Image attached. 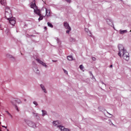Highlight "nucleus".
Listing matches in <instances>:
<instances>
[{
    "label": "nucleus",
    "instance_id": "f257e3e1",
    "mask_svg": "<svg viewBox=\"0 0 131 131\" xmlns=\"http://www.w3.org/2000/svg\"><path fill=\"white\" fill-rule=\"evenodd\" d=\"M44 13V16H46L47 17H49L50 16V10L49 9H47L45 7L42 8L41 10V13Z\"/></svg>",
    "mask_w": 131,
    "mask_h": 131
},
{
    "label": "nucleus",
    "instance_id": "f03ea898",
    "mask_svg": "<svg viewBox=\"0 0 131 131\" xmlns=\"http://www.w3.org/2000/svg\"><path fill=\"white\" fill-rule=\"evenodd\" d=\"M5 15L7 19L12 17L11 10L8 7H6V8Z\"/></svg>",
    "mask_w": 131,
    "mask_h": 131
},
{
    "label": "nucleus",
    "instance_id": "7ed1b4c3",
    "mask_svg": "<svg viewBox=\"0 0 131 131\" xmlns=\"http://www.w3.org/2000/svg\"><path fill=\"white\" fill-rule=\"evenodd\" d=\"M25 122L29 126L34 128L36 127V124L33 122L29 120H26Z\"/></svg>",
    "mask_w": 131,
    "mask_h": 131
},
{
    "label": "nucleus",
    "instance_id": "20e7f679",
    "mask_svg": "<svg viewBox=\"0 0 131 131\" xmlns=\"http://www.w3.org/2000/svg\"><path fill=\"white\" fill-rule=\"evenodd\" d=\"M123 50L124 51L123 52V57L124 59L128 61L129 60V53L126 51V49L125 50L123 49Z\"/></svg>",
    "mask_w": 131,
    "mask_h": 131
},
{
    "label": "nucleus",
    "instance_id": "39448f33",
    "mask_svg": "<svg viewBox=\"0 0 131 131\" xmlns=\"http://www.w3.org/2000/svg\"><path fill=\"white\" fill-rule=\"evenodd\" d=\"M64 26L65 28L67 29L66 31V33L69 34L70 31L71 30V28L69 24L66 22L65 21L64 23Z\"/></svg>",
    "mask_w": 131,
    "mask_h": 131
},
{
    "label": "nucleus",
    "instance_id": "423d86ee",
    "mask_svg": "<svg viewBox=\"0 0 131 131\" xmlns=\"http://www.w3.org/2000/svg\"><path fill=\"white\" fill-rule=\"evenodd\" d=\"M8 20H9V23L11 25L13 26L16 23V19L15 17H12L9 19H8Z\"/></svg>",
    "mask_w": 131,
    "mask_h": 131
},
{
    "label": "nucleus",
    "instance_id": "0eeeda50",
    "mask_svg": "<svg viewBox=\"0 0 131 131\" xmlns=\"http://www.w3.org/2000/svg\"><path fill=\"white\" fill-rule=\"evenodd\" d=\"M61 124L60 122L58 121H54L53 122V125L56 127H59V129L60 126H62L60 125Z\"/></svg>",
    "mask_w": 131,
    "mask_h": 131
},
{
    "label": "nucleus",
    "instance_id": "6e6552de",
    "mask_svg": "<svg viewBox=\"0 0 131 131\" xmlns=\"http://www.w3.org/2000/svg\"><path fill=\"white\" fill-rule=\"evenodd\" d=\"M34 2H32L30 3V7L31 8H33L34 9L37 7L35 3V0H33Z\"/></svg>",
    "mask_w": 131,
    "mask_h": 131
},
{
    "label": "nucleus",
    "instance_id": "1a4fd4ad",
    "mask_svg": "<svg viewBox=\"0 0 131 131\" xmlns=\"http://www.w3.org/2000/svg\"><path fill=\"white\" fill-rule=\"evenodd\" d=\"M34 13L38 15L42 13H41V11H40V10L38 9V7L34 9Z\"/></svg>",
    "mask_w": 131,
    "mask_h": 131
},
{
    "label": "nucleus",
    "instance_id": "9d476101",
    "mask_svg": "<svg viewBox=\"0 0 131 131\" xmlns=\"http://www.w3.org/2000/svg\"><path fill=\"white\" fill-rule=\"evenodd\" d=\"M36 61H37V62L38 63L41 64L43 66L45 67L46 68L47 67V66L46 64V63H45L43 62L42 61L38 59H37Z\"/></svg>",
    "mask_w": 131,
    "mask_h": 131
},
{
    "label": "nucleus",
    "instance_id": "9b49d317",
    "mask_svg": "<svg viewBox=\"0 0 131 131\" xmlns=\"http://www.w3.org/2000/svg\"><path fill=\"white\" fill-rule=\"evenodd\" d=\"M118 48L119 51H122V52L124 51L123 49L125 50L123 46L121 44H119L118 45Z\"/></svg>",
    "mask_w": 131,
    "mask_h": 131
},
{
    "label": "nucleus",
    "instance_id": "f8f14e48",
    "mask_svg": "<svg viewBox=\"0 0 131 131\" xmlns=\"http://www.w3.org/2000/svg\"><path fill=\"white\" fill-rule=\"evenodd\" d=\"M60 129L61 131H70L69 129L65 128L62 126H60Z\"/></svg>",
    "mask_w": 131,
    "mask_h": 131
},
{
    "label": "nucleus",
    "instance_id": "ddd939ff",
    "mask_svg": "<svg viewBox=\"0 0 131 131\" xmlns=\"http://www.w3.org/2000/svg\"><path fill=\"white\" fill-rule=\"evenodd\" d=\"M106 21L108 25L112 26V25H113V22L111 19L107 18L106 19Z\"/></svg>",
    "mask_w": 131,
    "mask_h": 131
},
{
    "label": "nucleus",
    "instance_id": "4468645a",
    "mask_svg": "<svg viewBox=\"0 0 131 131\" xmlns=\"http://www.w3.org/2000/svg\"><path fill=\"white\" fill-rule=\"evenodd\" d=\"M40 86L42 91L45 93H47V91L46 88L43 84H41L40 85Z\"/></svg>",
    "mask_w": 131,
    "mask_h": 131
},
{
    "label": "nucleus",
    "instance_id": "2eb2a0df",
    "mask_svg": "<svg viewBox=\"0 0 131 131\" xmlns=\"http://www.w3.org/2000/svg\"><path fill=\"white\" fill-rule=\"evenodd\" d=\"M42 13V14H40V15H38L39 16V18L38 19V20L39 21H40L41 20H42L43 18V17H44V13Z\"/></svg>",
    "mask_w": 131,
    "mask_h": 131
},
{
    "label": "nucleus",
    "instance_id": "dca6fc26",
    "mask_svg": "<svg viewBox=\"0 0 131 131\" xmlns=\"http://www.w3.org/2000/svg\"><path fill=\"white\" fill-rule=\"evenodd\" d=\"M16 102L15 100H14V101H11V103L15 107L16 109L18 111V108H17V105H16Z\"/></svg>",
    "mask_w": 131,
    "mask_h": 131
},
{
    "label": "nucleus",
    "instance_id": "f3484780",
    "mask_svg": "<svg viewBox=\"0 0 131 131\" xmlns=\"http://www.w3.org/2000/svg\"><path fill=\"white\" fill-rule=\"evenodd\" d=\"M119 32L120 34L123 35L124 33H126L127 32V30H122L120 29L119 31Z\"/></svg>",
    "mask_w": 131,
    "mask_h": 131
},
{
    "label": "nucleus",
    "instance_id": "a211bd4d",
    "mask_svg": "<svg viewBox=\"0 0 131 131\" xmlns=\"http://www.w3.org/2000/svg\"><path fill=\"white\" fill-rule=\"evenodd\" d=\"M42 112V116H44L47 115V111L45 110H41Z\"/></svg>",
    "mask_w": 131,
    "mask_h": 131
},
{
    "label": "nucleus",
    "instance_id": "6ab92c4d",
    "mask_svg": "<svg viewBox=\"0 0 131 131\" xmlns=\"http://www.w3.org/2000/svg\"><path fill=\"white\" fill-rule=\"evenodd\" d=\"M0 3L4 6L6 4V2L5 0H0Z\"/></svg>",
    "mask_w": 131,
    "mask_h": 131
},
{
    "label": "nucleus",
    "instance_id": "aec40b11",
    "mask_svg": "<svg viewBox=\"0 0 131 131\" xmlns=\"http://www.w3.org/2000/svg\"><path fill=\"white\" fill-rule=\"evenodd\" d=\"M34 71L38 74L39 73V71L38 69L37 68H34L33 69Z\"/></svg>",
    "mask_w": 131,
    "mask_h": 131
},
{
    "label": "nucleus",
    "instance_id": "412c9836",
    "mask_svg": "<svg viewBox=\"0 0 131 131\" xmlns=\"http://www.w3.org/2000/svg\"><path fill=\"white\" fill-rule=\"evenodd\" d=\"M32 114L34 116L37 117H39V114L38 113H36L35 112H32Z\"/></svg>",
    "mask_w": 131,
    "mask_h": 131
},
{
    "label": "nucleus",
    "instance_id": "4be33fe9",
    "mask_svg": "<svg viewBox=\"0 0 131 131\" xmlns=\"http://www.w3.org/2000/svg\"><path fill=\"white\" fill-rule=\"evenodd\" d=\"M85 31L87 33V34L88 35L90 36V32L89 30V29L86 28H85L84 29Z\"/></svg>",
    "mask_w": 131,
    "mask_h": 131
},
{
    "label": "nucleus",
    "instance_id": "5701e85b",
    "mask_svg": "<svg viewBox=\"0 0 131 131\" xmlns=\"http://www.w3.org/2000/svg\"><path fill=\"white\" fill-rule=\"evenodd\" d=\"M79 68L80 70L84 72V67L82 65H80L79 66Z\"/></svg>",
    "mask_w": 131,
    "mask_h": 131
},
{
    "label": "nucleus",
    "instance_id": "b1692460",
    "mask_svg": "<svg viewBox=\"0 0 131 131\" xmlns=\"http://www.w3.org/2000/svg\"><path fill=\"white\" fill-rule=\"evenodd\" d=\"M67 58L69 60L71 61L73 60L72 57L71 56H68Z\"/></svg>",
    "mask_w": 131,
    "mask_h": 131
},
{
    "label": "nucleus",
    "instance_id": "393cba45",
    "mask_svg": "<svg viewBox=\"0 0 131 131\" xmlns=\"http://www.w3.org/2000/svg\"><path fill=\"white\" fill-rule=\"evenodd\" d=\"M98 108L100 111H103L105 110L104 108L101 107H98Z\"/></svg>",
    "mask_w": 131,
    "mask_h": 131
},
{
    "label": "nucleus",
    "instance_id": "a878e982",
    "mask_svg": "<svg viewBox=\"0 0 131 131\" xmlns=\"http://www.w3.org/2000/svg\"><path fill=\"white\" fill-rule=\"evenodd\" d=\"M92 75V77L91 78L92 79V80L93 81H96V80L94 77V76L93 75L92 73L91 72V76Z\"/></svg>",
    "mask_w": 131,
    "mask_h": 131
},
{
    "label": "nucleus",
    "instance_id": "bb28decb",
    "mask_svg": "<svg viewBox=\"0 0 131 131\" xmlns=\"http://www.w3.org/2000/svg\"><path fill=\"white\" fill-rule=\"evenodd\" d=\"M5 32L7 35H9L10 34L9 30L8 29H6Z\"/></svg>",
    "mask_w": 131,
    "mask_h": 131
},
{
    "label": "nucleus",
    "instance_id": "cd10ccee",
    "mask_svg": "<svg viewBox=\"0 0 131 131\" xmlns=\"http://www.w3.org/2000/svg\"><path fill=\"white\" fill-rule=\"evenodd\" d=\"M47 24L48 26L50 27H51V28H52L53 27V26L52 24H51L49 22H48L47 23Z\"/></svg>",
    "mask_w": 131,
    "mask_h": 131
},
{
    "label": "nucleus",
    "instance_id": "c85d7f7f",
    "mask_svg": "<svg viewBox=\"0 0 131 131\" xmlns=\"http://www.w3.org/2000/svg\"><path fill=\"white\" fill-rule=\"evenodd\" d=\"M6 56L7 57L10 58H14V57L13 56L8 54H7Z\"/></svg>",
    "mask_w": 131,
    "mask_h": 131
},
{
    "label": "nucleus",
    "instance_id": "c756f323",
    "mask_svg": "<svg viewBox=\"0 0 131 131\" xmlns=\"http://www.w3.org/2000/svg\"><path fill=\"white\" fill-rule=\"evenodd\" d=\"M15 101L16 102L18 103H21V101L19 99H17L15 100Z\"/></svg>",
    "mask_w": 131,
    "mask_h": 131
},
{
    "label": "nucleus",
    "instance_id": "7c9ffc66",
    "mask_svg": "<svg viewBox=\"0 0 131 131\" xmlns=\"http://www.w3.org/2000/svg\"><path fill=\"white\" fill-rule=\"evenodd\" d=\"M6 112L11 118H12V116L8 111H6Z\"/></svg>",
    "mask_w": 131,
    "mask_h": 131
},
{
    "label": "nucleus",
    "instance_id": "2f4dec72",
    "mask_svg": "<svg viewBox=\"0 0 131 131\" xmlns=\"http://www.w3.org/2000/svg\"><path fill=\"white\" fill-rule=\"evenodd\" d=\"M33 104L35 105L36 106H37L38 105L37 102L36 101H34L33 102Z\"/></svg>",
    "mask_w": 131,
    "mask_h": 131
},
{
    "label": "nucleus",
    "instance_id": "473e14b6",
    "mask_svg": "<svg viewBox=\"0 0 131 131\" xmlns=\"http://www.w3.org/2000/svg\"><path fill=\"white\" fill-rule=\"evenodd\" d=\"M91 37H92L94 40H95V38L94 37L91 33Z\"/></svg>",
    "mask_w": 131,
    "mask_h": 131
},
{
    "label": "nucleus",
    "instance_id": "72a5a7b5",
    "mask_svg": "<svg viewBox=\"0 0 131 131\" xmlns=\"http://www.w3.org/2000/svg\"><path fill=\"white\" fill-rule=\"evenodd\" d=\"M121 51H119L118 52V56H119V57H122V56H121Z\"/></svg>",
    "mask_w": 131,
    "mask_h": 131
},
{
    "label": "nucleus",
    "instance_id": "f704fd0d",
    "mask_svg": "<svg viewBox=\"0 0 131 131\" xmlns=\"http://www.w3.org/2000/svg\"><path fill=\"white\" fill-rule=\"evenodd\" d=\"M55 39L57 41V42L58 43H59V44H60V42H59V39L57 38H55Z\"/></svg>",
    "mask_w": 131,
    "mask_h": 131
},
{
    "label": "nucleus",
    "instance_id": "c9c22d12",
    "mask_svg": "<svg viewBox=\"0 0 131 131\" xmlns=\"http://www.w3.org/2000/svg\"><path fill=\"white\" fill-rule=\"evenodd\" d=\"M64 72L66 74H68V72L67 71L64 69H63Z\"/></svg>",
    "mask_w": 131,
    "mask_h": 131
},
{
    "label": "nucleus",
    "instance_id": "e433bc0d",
    "mask_svg": "<svg viewBox=\"0 0 131 131\" xmlns=\"http://www.w3.org/2000/svg\"><path fill=\"white\" fill-rule=\"evenodd\" d=\"M107 113L110 115V116H108V117L109 118H111L113 116V115L112 114H111L108 113V112H107Z\"/></svg>",
    "mask_w": 131,
    "mask_h": 131
},
{
    "label": "nucleus",
    "instance_id": "4c0bfd02",
    "mask_svg": "<svg viewBox=\"0 0 131 131\" xmlns=\"http://www.w3.org/2000/svg\"><path fill=\"white\" fill-rule=\"evenodd\" d=\"M91 59H92V60L93 61H95L96 59V58L95 57H92Z\"/></svg>",
    "mask_w": 131,
    "mask_h": 131
},
{
    "label": "nucleus",
    "instance_id": "58836bf2",
    "mask_svg": "<svg viewBox=\"0 0 131 131\" xmlns=\"http://www.w3.org/2000/svg\"><path fill=\"white\" fill-rule=\"evenodd\" d=\"M68 3H70L71 2V0H65Z\"/></svg>",
    "mask_w": 131,
    "mask_h": 131
},
{
    "label": "nucleus",
    "instance_id": "ea45409f",
    "mask_svg": "<svg viewBox=\"0 0 131 131\" xmlns=\"http://www.w3.org/2000/svg\"><path fill=\"white\" fill-rule=\"evenodd\" d=\"M52 6L53 7H56V5H52Z\"/></svg>",
    "mask_w": 131,
    "mask_h": 131
},
{
    "label": "nucleus",
    "instance_id": "a19ab883",
    "mask_svg": "<svg viewBox=\"0 0 131 131\" xmlns=\"http://www.w3.org/2000/svg\"><path fill=\"white\" fill-rule=\"evenodd\" d=\"M101 83L102 84H104L105 85V84H104V83H103L102 81H101Z\"/></svg>",
    "mask_w": 131,
    "mask_h": 131
},
{
    "label": "nucleus",
    "instance_id": "79ce46f5",
    "mask_svg": "<svg viewBox=\"0 0 131 131\" xmlns=\"http://www.w3.org/2000/svg\"><path fill=\"white\" fill-rule=\"evenodd\" d=\"M112 65H111L110 66V68H112Z\"/></svg>",
    "mask_w": 131,
    "mask_h": 131
},
{
    "label": "nucleus",
    "instance_id": "37998d69",
    "mask_svg": "<svg viewBox=\"0 0 131 131\" xmlns=\"http://www.w3.org/2000/svg\"><path fill=\"white\" fill-rule=\"evenodd\" d=\"M2 127H5L4 126H3Z\"/></svg>",
    "mask_w": 131,
    "mask_h": 131
},
{
    "label": "nucleus",
    "instance_id": "c03bdc74",
    "mask_svg": "<svg viewBox=\"0 0 131 131\" xmlns=\"http://www.w3.org/2000/svg\"><path fill=\"white\" fill-rule=\"evenodd\" d=\"M24 101H26V99H24Z\"/></svg>",
    "mask_w": 131,
    "mask_h": 131
},
{
    "label": "nucleus",
    "instance_id": "a18cd8bd",
    "mask_svg": "<svg viewBox=\"0 0 131 131\" xmlns=\"http://www.w3.org/2000/svg\"><path fill=\"white\" fill-rule=\"evenodd\" d=\"M44 28H45V29H46V27H44Z\"/></svg>",
    "mask_w": 131,
    "mask_h": 131
},
{
    "label": "nucleus",
    "instance_id": "49530a36",
    "mask_svg": "<svg viewBox=\"0 0 131 131\" xmlns=\"http://www.w3.org/2000/svg\"><path fill=\"white\" fill-rule=\"evenodd\" d=\"M53 61V62H56V61Z\"/></svg>",
    "mask_w": 131,
    "mask_h": 131
},
{
    "label": "nucleus",
    "instance_id": "de8ad7c7",
    "mask_svg": "<svg viewBox=\"0 0 131 131\" xmlns=\"http://www.w3.org/2000/svg\"><path fill=\"white\" fill-rule=\"evenodd\" d=\"M108 121H110L111 122V120H109H109H108Z\"/></svg>",
    "mask_w": 131,
    "mask_h": 131
},
{
    "label": "nucleus",
    "instance_id": "09e8293b",
    "mask_svg": "<svg viewBox=\"0 0 131 131\" xmlns=\"http://www.w3.org/2000/svg\"><path fill=\"white\" fill-rule=\"evenodd\" d=\"M130 32H131V30L130 31Z\"/></svg>",
    "mask_w": 131,
    "mask_h": 131
},
{
    "label": "nucleus",
    "instance_id": "8fccbe9b",
    "mask_svg": "<svg viewBox=\"0 0 131 131\" xmlns=\"http://www.w3.org/2000/svg\"><path fill=\"white\" fill-rule=\"evenodd\" d=\"M113 28H114V29H115V28H114V27H113Z\"/></svg>",
    "mask_w": 131,
    "mask_h": 131
}]
</instances>
